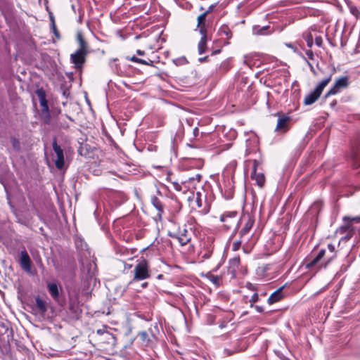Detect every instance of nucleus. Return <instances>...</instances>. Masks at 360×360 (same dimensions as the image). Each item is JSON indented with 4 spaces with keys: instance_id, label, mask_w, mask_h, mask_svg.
<instances>
[{
    "instance_id": "nucleus-27",
    "label": "nucleus",
    "mask_w": 360,
    "mask_h": 360,
    "mask_svg": "<svg viewBox=\"0 0 360 360\" xmlns=\"http://www.w3.org/2000/svg\"><path fill=\"white\" fill-rule=\"evenodd\" d=\"M40 116H41V120H43V122L45 124H50V122H51V115H50L49 110L44 111V112H43V111L41 112Z\"/></svg>"
},
{
    "instance_id": "nucleus-14",
    "label": "nucleus",
    "mask_w": 360,
    "mask_h": 360,
    "mask_svg": "<svg viewBox=\"0 0 360 360\" xmlns=\"http://www.w3.org/2000/svg\"><path fill=\"white\" fill-rule=\"evenodd\" d=\"M243 219L245 220V223L243 229L240 232V238H243L246 234L249 233L250 229L252 228L255 224V219L250 215L244 216Z\"/></svg>"
},
{
    "instance_id": "nucleus-7",
    "label": "nucleus",
    "mask_w": 360,
    "mask_h": 360,
    "mask_svg": "<svg viewBox=\"0 0 360 360\" xmlns=\"http://www.w3.org/2000/svg\"><path fill=\"white\" fill-rule=\"evenodd\" d=\"M349 86V77L344 76L336 79L334 85L325 95V98H328L330 96L335 95L339 93L341 89H346Z\"/></svg>"
},
{
    "instance_id": "nucleus-13",
    "label": "nucleus",
    "mask_w": 360,
    "mask_h": 360,
    "mask_svg": "<svg viewBox=\"0 0 360 360\" xmlns=\"http://www.w3.org/2000/svg\"><path fill=\"white\" fill-rule=\"evenodd\" d=\"M283 289L284 286H281L271 293L267 300V303L271 305L283 300L285 297Z\"/></svg>"
},
{
    "instance_id": "nucleus-23",
    "label": "nucleus",
    "mask_w": 360,
    "mask_h": 360,
    "mask_svg": "<svg viewBox=\"0 0 360 360\" xmlns=\"http://www.w3.org/2000/svg\"><path fill=\"white\" fill-rule=\"evenodd\" d=\"M219 35H225L227 39H231L232 37V33L230 28L226 25H222L218 31Z\"/></svg>"
},
{
    "instance_id": "nucleus-36",
    "label": "nucleus",
    "mask_w": 360,
    "mask_h": 360,
    "mask_svg": "<svg viewBox=\"0 0 360 360\" xmlns=\"http://www.w3.org/2000/svg\"><path fill=\"white\" fill-rule=\"evenodd\" d=\"M259 300V295L257 293H254L250 300V306L252 307H253V304L257 302Z\"/></svg>"
},
{
    "instance_id": "nucleus-52",
    "label": "nucleus",
    "mask_w": 360,
    "mask_h": 360,
    "mask_svg": "<svg viewBox=\"0 0 360 360\" xmlns=\"http://www.w3.org/2000/svg\"><path fill=\"white\" fill-rule=\"evenodd\" d=\"M162 275H159V276H158V278H161V277H162Z\"/></svg>"
},
{
    "instance_id": "nucleus-10",
    "label": "nucleus",
    "mask_w": 360,
    "mask_h": 360,
    "mask_svg": "<svg viewBox=\"0 0 360 360\" xmlns=\"http://www.w3.org/2000/svg\"><path fill=\"white\" fill-rule=\"evenodd\" d=\"M89 53L79 51L77 50L75 53L70 55V60L74 64L75 68L77 70H81L84 63L86 61V57Z\"/></svg>"
},
{
    "instance_id": "nucleus-9",
    "label": "nucleus",
    "mask_w": 360,
    "mask_h": 360,
    "mask_svg": "<svg viewBox=\"0 0 360 360\" xmlns=\"http://www.w3.org/2000/svg\"><path fill=\"white\" fill-rule=\"evenodd\" d=\"M259 165L258 160H253L252 171L250 177L252 180L255 181L256 184L259 187H264L266 181L265 176L262 172H257V169Z\"/></svg>"
},
{
    "instance_id": "nucleus-19",
    "label": "nucleus",
    "mask_w": 360,
    "mask_h": 360,
    "mask_svg": "<svg viewBox=\"0 0 360 360\" xmlns=\"http://www.w3.org/2000/svg\"><path fill=\"white\" fill-rule=\"evenodd\" d=\"M201 38L198 45V50L199 54H202L206 51L207 41V33L200 34Z\"/></svg>"
},
{
    "instance_id": "nucleus-44",
    "label": "nucleus",
    "mask_w": 360,
    "mask_h": 360,
    "mask_svg": "<svg viewBox=\"0 0 360 360\" xmlns=\"http://www.w3.org/2000/svg\"><path fill=\"white\" fill-rule=\"evenodd\" d=\"M224 353L227 355V356H231V354H233V352H231L229 349H224Z\"/></svg>"
},
{
    "instance_id": "nucleus-37",
    "label": "nucleus",
    "mask_w": 360,
    "mask_h": 360,
    "mask_svg": "<svg viewBox=\"0 0 360 360\" xmlns=\"http://www.w3.org/2000/svg\"><path fill=\"white\" fill-rule=\"evenodd\" d=\"M315 43H316V44L319 47L321 46L322 43H323L322 38H321V37H316V39H315Z\"/></svg>"
},
{
    "instance_id": "nucleus-32",
    "label": "nucleus",
    "mask_w": 360,
    "mask_h": 360,
    "mask_svg": "<svg viewBox=\"0 0 360 360\" xmlns=\"http://www.w3.org/2000/svg\"><path fill=\"white\" fill-rule=\"evenodd\" d=\"M51 29L53 30V32L54 33L55 36L58 39H60L59 32L58 31V30L56 28L55 20H54V18L53 16H51Z\"/></svg>"
},
{
    "instance_id": "nucleus-22",
    "label": "nucleus",
    "mask_w": 360,
    "mask_h": 360,
    "mask_svg": "<svg viewBox=\"0 0 360 360\" xmlns=\"http://www.w3.org/2000/svg\"><path fill=\"white\" fill-rule=\"evenodd\" d=\"M288 121H289V117H283L278 118L277 125L276 127V131H281V130L285 131L287 129V123Z\"/></svg>"
},
{
    "instance_id": "nucleus-15",
    "label": "nucleus",
    "mask_w": 360,
    "mask_h": 360,
    "mask_svg": "<svg viewBox=\"0 0 360 360\" xmlns=\"http://www.w3.org/2000/svg\"><path fill=\"white\" fill-rule=\"evenodd\" d=\"M151 202L158 211L157 215L155 217L156 220L161 221L162 216L164 212V205L156 196L151 197Z\"/></svg>"
},
{
    "instance_id": "nucleus-26",
    "label": "nucleus",
    "mask_w": 360,
    "mask_h": 360,
    "mask_svg": "<svg viewBox=\"0 0 360 360\" xmlns=\"http://www.w3.org/2000/svg\"><path fill=\"white\" fill-rule=\"evenodd\" d=\"M36 306L42 313L46 312L47 310L46 302L39 297L36 298Z\"/></svg>"
},
{
    "instance_id": "nucleus-3",
    "label": "nucleus",
    "mask_w": 360,
    "mask_h": 360,
    "mask_svg": "<svg viewBox=\"0 0 360 360\" xmlns=\"http://www.w3.org/2000/svg\"><path fill=\"white\" fill-rule=\"evenodd\" d=\"M202 175L197 174L195 176L190 177L188 179L182 181L181 184L176 181H172L173 188L177 191H183L185 193L186 191H190L193 193L198 187H201Z\"/></svg>"
},
{
    "instance_id": "nucleus-42",
    "label": "nucleus",
    "mask_w": 360,
    "mask_h": 360,
    "mask_svg": "<svg viewBox=\"0 0 360 360\" xmlns=\"http://www.w3.org/2000/svg\"><path fill=\"white\" fill-rule=\"evenodd\" d=\"M214 5H211L208 9L205 11L204 13H207V15H208V13H210V12H212L213 11V8H214Z\"/></svg>"
},
{
    "instance_id": "nucleus-17",
    "label": "nucleus",
    "mask_w": 360,
    "mask_h": 360,
    "mask_svg": "<svg viewBox=\"0 0 360 360\" xmlns=\"http://www.w3.org/2000/svg\"><path fill=\"white\" fill-rule=\"evenodd\" d=\"M207 13H203L198 17L197 27L199 28L200 34L207 33V27L205 23Z\"/></svg>"
},
{
    "instance_id": "nucleus-29",
    "label": "nucleus",
    "mask_w": 360,
    "mask_h": 360,
    "mask_svg": "<svg viewBox=\"0 0 360 360\" xmlns=\"http://www.w3.org/2000/svg\"><path fill=\"white\" fill-rule=\"evenodd\" d=\"M351 224L347 221H344V224L340 226L338 229V231L340 233H344L349 230H351Z\"/></svg>"
},
{
    "instance_id": "nucleus-8",
    "label": "nucleus",
    "mask_w": 360,
    "mask_h": 360,
    "mask_svg": "<svg viewBox=\"0 0 360 360\" xmlns=\"http://www.w3.org/2000/svg\"><path fill=\"white\" fill-rule=\"evenodd\" d=\"M52 146L53 150L56 155V158L54 160L56 167L58 169H62L65 165L63 150L60 146L58 145L56 139H53Z\"/></svg>"
},
{
    "instance_id": "nucleus-12",
    "label": "nucleus",
    "mask_w": 360,
    "mask_h": 360,
    "mask_svg": "<svg viewBox=\"0 0 360 360\" xmlns=\"http://www.w3.org/2000/svg\"><path fill=\"white\" fill-rule=\"evenodd\" d=\"M202 245V246L200 252V255L202 259H209L211 257L214 250L212 239L208 238L206 240L203 241Z\"/></svg>"
},
{
    "instance_id": "nucleus-5",
    "label": "nucleus",
    "mask_w": 360,
    "mask_h": 360,
    "mask_svg": "<svg viewBox=\"0 0 360 360\" xmlns=\"http://www.w3.org/2000/svg\"><path fill=\"white\" fill-rule=\"evenodd\" d=\"M168 235L177 239L181 245H186L191 239V233L186 229V225L179 226L176 229L169 231Z\"/></svg>"
},
{
    "instance_id": "nucleus-33",
    "label": "nucleus",
    "mask_w": 360,
    "mask_h": 360,
    "mask_svg": "<svg viewBox=\"0 0 360 360\" xmlns=\"http://www.w3.org/2000/svg\"><path fill=\"white\" fill-rule=\"evenodd\" d=\"M11 144H12V146L13 148L16 150H19L20 148V143L19 141V140L15 137H12L11 139Z\"/></svg>"
},
{
    "instance_id": "nucleus-45",
    "label": "nucleus",
    "mask_w": 360,
    "mask_h": 360,
    "mask_svg": "<svg viewBox=\"0 0 360 360\" xmlns=\"http://www.w3.org/2000/svg\"><path fill=\"white\" fill-rule=\"evenodd\" d=\"M207 58H208V56H205V57H203V58H199V61H200V63L205 62V61H207Z\"/></svg>"
},
{
    "instance_id": "nucleus-11",
    "label": "nucleus",
    "mask_w": 360,
    "mask_h": 360,
    "mask_svg": "<svg viewBox=\"0 0 360 360\" xmlns=\"http://www.w3.org/2000/svg\"><path fill=\"white\" fill-rule=\"evenodd\" d=\"M19 264L22 270L27 273H31L32 261L25 250L20 252Z\"/></svg>"
},
{
    "instance_id": "nucleus-49",
    "label": "nucleus",
    "mask_w": 360,
    "mask_h": 360,
    "mask_svg": "<svg viewBox=\"0 0 360 360\" xmlns=\"http://www.w3.org/2000/svg\"><path fill=\"white\" fill-rule=\"evenodd\" d=\"M140 335L145 338V337L147 335L146 332H141Z\"/></svg>"
},
{
    "instance_id": "nucleus-38",
    "label": "nucleus",
    "mask_w": 360,
    "mask_h": 360,
    "mask_svg": "<svg viewBox=\"0 0 360 360\" xmlns=\"http://www.w3.org/2000/svg\"><path fill=\"white\" fill-rule=\"evenodd\" d=\"M306 55L308 56L309 59H313L314 58V53L311 50H308L306 52Z\"/></svg>"
},
{
    "instance_id": "nucleus-6",
    "label": "nucleus",
    "mask_w": 360,
    "mask_h": 360,
    "mask_svg": "<svg viewBox=\"0 0 360 360\" xmlns=\"http://www.w3.org/2000/svg\"><path fill=\"white\" fill-rule=\"evenodd\" d=\"M134 281H142L150 277L149 266L146 260H142L136 265L134 269Z\"/></svg>"
},
{
    "instance_id": "nucleus-18",
    "label": "nucleus",
    "mask_w": 360,
    "mask_h": 360,
    "mask_svg": "<svg viewBox=\"0 0 360 360\" xmlns=\"http://www.w3.org/2000/svg\"><path fill=\"white\" fill-rule=\"evenodd\" d=\"M47 288L52 298L56 301L58 300L59 290L58 285L55 283H49L47 284Z\"/></svg>"
},
{
    "instance_id": "nucleus-1",
    "label": "nucleus",
    "mask_w": 360,
    "mask_h": 360,
    "mask_svg": "<svg viewBox=\"0 0 360 360\" xmlns=\"http://www.w3.org/2000/svg\"><path fill=\"white\" fill-rule=\"evenodd\" d=\"M327 70L328 71L326 78L318 84L313 91L305 96L304 100V105H309L315 103L321 95L324 88L331 81L332 77L336 71L335 68L334 67H328Z\"/></svg>"
},
{
    "instance_id": "nucleus-16",
    "label": "nucleus",
    "mask_w": 360,
    "mask_h": 360,
    "mask_svg": "<svg viewBox=\"0 0 360 360\" xmlns=\"http://www.w3.org/2000/svg\"><path fill=\"white\" fill-rule=\"evenodd\" d=\"M37 95L39 97L40 106L41 108V112L49 110L48 101L46 98V94L43 89H39L37 91Z\"/></svg>"
},
{
    "instance_id": "nucleus-40",
    "label": "nucleus",
    "mask_w": 360,
    "mask_h": 360,
    "mask_svg": "<svg viewBox=\"0 0 360 360\" xmlns=\"http://www.w3.org/2000/svg\"><path fill=\"white\" fill-rule=\"evenodd\" d=\"M59 126H60V127H61V128H64V129H67V128H68V127H69L68 124H67V123L65 122V121H64V122H60V124H59Z\"/></svg>"
},
{
    "instance_id": "nucleus-51",
    "label": "nucleus",
    "mask_w": 360,
    "mask_h": 360,
    "mask_svg": "<svg viewBox=\"0 0 360 360\" xmlns=\"http://www.w3.org/2000/svg\"><path fill=\"white\" fill-rule=\"evenodd\" d=\"M352 158L357 159L356 155H352Z\"/></svg>"
},
{
    "instance_id": "nucleus-48",
    "label": "nucleus",
    "mask_w": 360,
    "mask_h": 360,
    "mask_svg": "<svg viewBox=\"0 0 360 360\" xmlns=\"http://www.w3.org/2000/svg\"><path fill=\"white\" fill-rule=\"evenodd\" d=\"M226 323L225 322H223L221 323L220 325H219V327L223 328L226 326Z\"/></svg>"
},
{
    "instance_id": "nucleus-39",
    "label": "nucleus",
    "mask_w": 360,
    "mask_h": 360,
    "mask_svg": "<svg viewBox=\"0 0 360 360\" xmlns=\"http://www.w3.org/2000/svg\"><path fill=\"white\" fill-rule=\"evenodd\" d=\"M252 307H255V309L257 310V311H258L259 313H262V312L264 311V308L262 307H261V306H258V305L254 306L253 305Z\"/></svg>"
},
{
    "instance_id": "nucleus-50",
    "label": "nucleus",
    "mask_w": 360,
    "mask_h": 360,
    "mask_svg": "<svg viewBox=\"0 0 360 360\" xmlns=\"http://www.w3.org/2000/svg\"><path fill=\"white\" fill-rule=\"evenodd\" d=\"M221 50L220 49H218V50H216L212 52V55H214V54H217V53H220Z\"/></svg>"
},
{
    "instance_id": "nucleus-25",
    "label": "nucleus",
    "mask_w": 360,
    "mask_h": 360,
    "mask_svg": "<svg viewBox=\"0 0 360 360\" xmlns=\"http://www.w3.org/2000/svg\"><path fill=\"white\" fill-rule=\"evenodd\" d=\"M193 198L197 207L201 208L203 206V198H202V194L199 191H197L195 195L193 194Z\"/></svg>"
},
{
    "instance_id": "nucleus-20",
    "label": "nucleus",
    "mask_w": 360,
    "mask_h": 360,
    "mask_svg": "<svg viewBox=\"0 0 360 360\" xmlns=\"http://www.w3.org/2000/svg\"><path fill=\"white\" fill-rule=\"evenodd\" d=\"M327 248L326 257L327 261L331 262L337 256L335 247L333 244H328Z\"/></svg>"
},
{
    "instance_id": "nucleus-21",
    "label": "nucleus",
    "mask_w": 360,
    "mask_h": 360,
    "mask_svg": "<svg viewBox=\"0 0 360 360\" xmlns=\"http://www.w3.org/2000/svg\"><path fill=\"white\" fill-rule=\"evenodd\" d=\"M77 41L79 42V49L77 50L79 51L89 53V51L88 44L81 34H77Z\"/></svg>"
},
{
    "instance_id": "nucleus-34",
    "label": "nucleus",
    "mask_w": 360,
    "mask_h": 360,
    "mask_svg": "<svg viewBox=\"0 0 360 360\" xmlns=\"http://www.w3.org/2000/svg\"><path fill=\"white\" fill-rule=\"evenodd\" d=\"M350 13L354 15L355 17L358 18L360 15V12L358 10V8L354 6V5H349Z\"/></svg>"
},
{
    "instance_id": "nucleus-2",
    "label": "nucleus",
    "mask_w": 360,
    "mask_h": 360,
    "mask_svg": "<svg viewBox=\"0 0 360 360\" xmlns=\"http://www.w3.org/2000/svg\"><path fill=\"white\" fill-rule=\"evenodd\" d=\"M326 255V250L321 249L315 257L306 258L304 261L305 268L309 269H312L316 271L327 268L330 262L327 261Z\"/></svg>"
},
{
    "instance_id": "nucleus-28",
    "label": "nucleus",
    "mask_w": 360,
    "mask_h": 360,
    "mask_svg": "<svg viewBox=\"0 0 360 360\" xmlns=\"http://www.w3.org/2000/svg\"><path fill=\"white\" fill-rule=\"evenodd\" d=\"M304 38L307 42V46L311 48L313 46V36L311 32H306L304 34Z\"/></svg>"
},
{
    "instance_id": "nucleus-46",
    "label": "nucleus",
    "mask_w": 360,
    "mask_h": 360,
    "mask_svg": "<svg viewBox=\"0 0 360 360\" xmlns=\"http://www.w3.org/2000/svg\"><path fill=\"white\" fill-rule=\"evenodd\" d=\"M136 53L139 56H143L145 54V52L143 51L138 49L136 51Z\"/></svg>"
},
{
    "instance_id": "nucleus-30",
    "label": "nucleus",
    "mask_w": 360,
    "mask_h": 360,
    "mask_svg": "<svg viewBox=\"0 0 360 360\" xmlns=\"http://www.w3.org/2000/svg\"><path fill=\"white\" fill-rule=\"evenodd\" d=\"M269 29V26H264L261 28L259 27H254V32L257 34H265L266 30Z\"/></svg>"
},
{
    "instance_id": "nucleus-35",
    "label": "nucleus",
    "mask_w": 360,
    "mask_h": 360,
    "mask_svg": "<svg viewBox=\"0 0 360 360\" xmlns=\"http://www.w3.org/2000/svg\"><path fill=\"white\" fill-rule=\"evenodd\" d=\"M243 240H236L232 244V250L233 251H237L240 249L241 244H242Z\"/></svg>"
},
{
    "instance_id": "nucleus-31",
    "label": "nucleus",
    "mask_w": 360,
    "mask_h": 360,
    "mask_svg": "<svg viewBox=\"0 0 360 360\" xmlns=\"http://www.w3.org/2000/svg\"><path fill=\"white\" fill-rule=\"evenodd\" d=\"M343 221H347L352 225V223H360V217H345L343 218Z\"/></svg>"
},
{
    "instance_id": "nucleus-47",
    "label": "nucleus",
    "mask_w": 360,
    "mask_h": 360,
    "mask_svg": "<svg viewBox=\"0 0 360 360\" xmlns=\"http://www.w3.org/2000/svg\"><path fill=\"white\" fill-rule=\"evenodd\" d=\"M309 65L310 66V70H311V71L314 75H316V71H315L314 68L313 67V65H312L311 64H310V63H309Z\"/></svg>"
},
{
    "instance_id": "nucleus-24",
    "label": "nucleus",
    "mask_w": 360,
    "mask_h": 360,
    "mask_svg": "<svg viewBox=\"0 0 360 360\" xmlns=\"http://www.w3.org/2000/svg\"><path fill=\"white\" fill-rule=\"evenodd\" d=\"M127 59L129 61H132L134 63L146 65H152V64H153V61L151 60L146 61L143 59L139 58L134 56H133L132 57H127Z\"/></svg>"
},
{
    "instance_id": "nucleus-41",
    "label": "nucleus",
    "mask_w": 360,
    "mask_h": 360,
    "mask_svg": "<svg viewBox=\"0 0 360 360\" xmlns=\"http://www.w3.org/2000/svg\"><path fill=\"white\" fill-rule=\"evenodd\" d=\"M232 262L234 265H238L240 263V258L239 257H235L232 259Z\"/></svg>"
},
{
    "instance_id": "nucleus-4",
    "label": "nucleus",
    "mask_w": 360,
    "mask_h": 360,
    "mask_svg": "<svg viewBox=\"0 0 360 360\" xmlns=\"http://www.w3.org/2000/svg\"><path fill=\"white\" fill-rule=\"evenodd\" d=\"M220 221L226 231L233 230V232L235 233L239 223L238 212L236 211L225 212L220 216Z\"/></svg>"
},
{
    "instance_id": "nucleus-43",
    "label": "nucleus",
    "mask_w": 360,
    "mask_h": 360,
    "mask_svg": "<svg viewBox=\"0 0 360 360\" xmlns=\"http://www.w3.org/2000/svg\"><path fill=\"white\" fill-rule=\"evenodd\" d=\"M89 267H88V266L86 267L87 268V273L88 274H91V268L92 266H95V264L89 263L87 266H89Z\"/></svg>"
}]
</instances>
